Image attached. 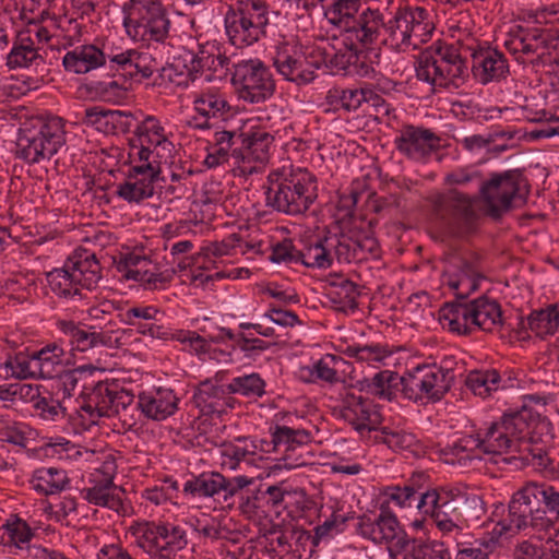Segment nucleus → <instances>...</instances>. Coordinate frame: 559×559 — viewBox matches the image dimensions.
<instances>
[{
    "instance_id": "nucleus-10",
    "label": "nucleus",
    "mask_w": 559,
    "mask_h": 559,
    "mask_svg": "<svg viewBox=\"0 0 559 559\" xmlns=\"http://www.w3.org/2000/svg\"><path fill=\"white\" fill-rule=\"evenodd\" d=\"M533 413L526 405L520 409L506 412L499 421L491 423L485 435V442L490 451L501 453L515 443L523 442L530 433Z\"/></svg>"
},
{
    "instance_id": "nucleus-12",
    "label": "nucleus",
    "mask_w": 559,
    "mask_h": 559,
    "mask_svg": "<svg viewBox=\"0 0 559 559\" xmlns=\"http://www.w3.org/2000/svg\"><path fill=\"white\" fill-rule=\"evenodd\" d=\"M329 20L346 34L344 44H352L353 40L361 46H369L376 43L380 29L384 26L381 12L370 8L362 11L358 16L348 14V16L329 17Z\"/></svg>"
},
{
    "instance_id": "nucleus-64",
    "label": "nucleus",
    "mask_w": 559,
    "mask_h": 559,
    "mask_svg": "<svg viewBox=\"0 0 559 559\" xmlns=\"http://www.w3.org/2000/svg\"><path fill=\"white\" fill-rule=\"evenodd\" d=\"M546 549L531 540H523L515 545L513 559H545Z\"/></svg>"
},
{
    "instance_id": "nucleus-30",
    "label": "nucleus",
    "mask_w": 559,
    "mask_h": 559,
    "mask_svg": "<svg viewBox=\"0 0 559 559\" xmlns=\"http://www.w3.org/2000/svg\"><path fill=\"white\" fill-rule=\"evenodd\" d=\"M445 68L447 63L431 56V50H424L417 59L416 76L432 86L447 88Z\"/></svg>"
},
{
    "instance_id": "nucleus-24",
    "label": "nucleus",
    "mask_w": 559,
    "mask_h": 559,
    "mask_svg": "<svg viewBox=\"0 0 559 559\" xmlns=\"http://www.w3.org/2000/svg\"><path fill=\"white\" fill-rule=\"evenodd\" d=\"M114 383L104 381H90V389L80 392L83 399L81 409L97 417H110L111 395Z\"/></svg>"
},
{
    "instance_id": "nucleus-16",
    "label": "nucleus",
    "mask_w": 559,
    "mask_h": 559,
    "mask_svg": "<svg viewBox=\"0 0 559 559\" xmlns=\"http://www.w3.org/2000/svg\"><path fill=\"white\" fill-rule=\"evenodd\" d=\"M59 330L68 337L73 350L86 352L97 346L114 347L118 343L111 332H98L82 322L60 320Z\"/></svg>"
},
{
    "instance_id": "nucleus-1",
    "label": "nucleus",
    "mask_w": 559,
    "mask_h": 559,
    "mask_svg": "<svg viewBox=\"0 0 559 559\" xmlns=\"http://www.w3.org/2000/svg\"><path fill=\"white\" fill-rule=\"evenodd\" d=\"M508 526L503 531L531 530L544 539L559 522V487L545 481H526L508 503Z\"/></svg>"
},
{
    "instance_id": "nucleus-31",
    "label": "nucleus",
    "mask_w": 559,
    "mask_h": 559,
    "mask_svg": "<svg viewBox=\"0 0 559 559\" xmlns=\"http://www.w3.org/2000/svg\"><path fill=\"white\" fill-rule=\"evenodd\" d=\"M227 385L214 384L212 380L203 381L198 391L194 393L192 401L197 407L201 408L204 415L219 413V400H226V396L231 394Z\"/></svg>"
},
{
    "instance_id": "nucleus-33",
    "label": "nucleus",
    "mask_w": 559,
    "mask_h": 559,
    "mask_svg": "<svg viewBox=\"0 0 559 559\" xmlns=\"http://www.w3.org/2000/svg\"><path fill=\"white\" fill-rule=\"evenodd\" d=\"M499 546V536L486 533L469 543H457L455 559H489Z\"/></svg>"
},
{
    "instance_id": "nucleus-56",
    "label": "nucleus",
    "mask_w": 559,
    "mask_h": 559,
    "mask_svg": "<svg viewBox=\"0 0 559 559\" xmlns=\"http://www.w3.org/2000/svg\"><path fill=\"white\" fill-rule=\"evenodd\" d=\"M349 240L353 241L352 259L364 260L367 259L368 255L372 258L379 257V242L372 235H365L357 238L349 237Z\"/></svg>"
},
{
    "instance_id": "nucleus-59",
    "label": "nucleus",
    "mask_w": 559,
    "mask_h": 559,
    "mask_svg": "<svg viewBox=\"0 0 559 559\" xmlns=\"http://www.w3.org/2000/svg\"><path fill=\"white\" fill-rule=\"evenodd\" d=\"M33 407L37 411L38 416L47 421H53L58 416L64 417L66 415V408L52 397L40 396L35 401Z\"/></svg>"
},
{
    "instance_id": "nucleus-11",
    "label": "nucleus",
    "mask_w": 559,
    "mask_h": 559,
    "mask_svg": "<svg viewBox=\"0 0 559 559\" xmlns=\"http://www.w3.org/2000/svg\"><path fill=\"white\" fill-rule=\"evenodd\" d=\"M253 483L254 479L247 476L226 478L221 473L201 474L186 481L183 492L198 497H216L223 493V502L231 508L235 496Z\"/></svg>"
},
{
    "instance_id": "nucleus-37",
    "label": "nucleus",
    "mask_w": 559,
    "mask_h": 559,
    "mask_svg": "<svg viewBox=\"0 0 559 559\" xmlns=\"http://www.w3.org/2000/svg\"><path fill=\"white\" fill-rule=\"evenodd\" d=\"M330 237L318 238L313 243L299 250V262L307 267L328 269L333 263V258L328 248Z\"/></svg>"
},
{
    "instance_id": "nucleus-18",
    "label": "nucleus",
    "mask_w": 559,
    "mask_h": 559,
    "mask_svg": "<svg viewBox=\"0 0 559 559\" xmlns=\"http://www.w3.org/2000/svg\"><path fill=\"white\" fill-rule=\"evenodd\" d=\"M310 432L307 430L276 425L272 431L271 443L274 451L281 445H285V455L282 459L284 461L283 466L287 469H293L308 464L307 455L302 453L295 455V451L302 449L310 442Z\"/></svg>"
},
{
    "instance_id": "nucleus-39",
    "label": "nucleus",
    "mask_w": 559,
    "mask_h": 559,
    "mask_svg": "<svg viewBox=\"0 0 559 559\" xmlns=\"http://www.w3.org/2000/svg\"><path fill=\"white\" fill-rule=\"evenodd\" d=\"M44 58L37 52L29 37L22 38L20 44H14L7 56V66L10 69L27 68L32 64H44Z\"/></svg>"
},
{
    "instance_id": "nucleus-34",
    "label": "nucleus",
    "mask_w": 559,
    "mask_h": 559,
    "mask_svg": "<svg viewBox=\"0 0 559 559\" xmlns=\"http://www.w3.org/2000/svg\"><path fill=\"white\" fill-rule=\"evenodd\" d=\"M332 285L333 288L326 294V297L335 310L342 312L355 311L358 308L357 298L360 295L358 286L354 282L344 278Z\"/></svg>"
},
{
    "instance_id": "nucleus-63",
    "label": "nucleus",
    "mask_w": 559,
    "mask_h": 559,
    "mask_svg": "<svg viewBox=\"0 0 559 559\" xmlns=\"http://www.w3.org/2000/svg\"><path fill=\"white\" fill-rule=\"evenodd\" d=\"M134 59L135 81L141 82L144 79H150L156 71V62L150 53L136 50Z\"/></svg>"
},
{
    "instance_id": "nucleus-45",
    "label": "nucleus",
    "mask_w": 559,
    "mask_h": 559,
    "mask_svg": "<svg viewBox=\"0 0 559 559\" xmlns=\"http://www.w3.org/2000/svg\"><path fill=\"white\" fill-rule=\"evenodd\" d=\"M133 528V534L138 536L139 546L144 548L153 557L156 548L159 546L160 536L166 533V524H156L154 522L138 523Z\"/></svg>"
},
{
    "instance_id": "nucleus-49",
    "label": "nucleus",
    "mask_w": 559,
    "mask_h": 559,
    "mask_svg": "<svg viewBox=\"0 0 559 559\" xmlns=\"http://www.w3.org/2000/svg\"><path fill=\"white\" fill-rule=\"evenodd\" d=\"M230 110L228 102L215 94H204L195 100V111L214 120H225Z\"/></svg>"
},
{
    "instance_id": "nucleus-38",
    "label": "nucleus",
    "mask_w": 559,
    "mask_h": 559,
    "mask_svg": "<svg viewBox=\"0 0 559 559\" xmlns=\"http://www.w3.org/2000/svg\"><path fill=\"white\" fill-rule=\"evenodd\" d=\"M345 47L353 50L352 73L359 76H371L374 73V64L379 63V49L368 46H361L360 48L359 45L353 40L352 44L345 43Z\"/></svg>"
},
{
    "instance_id": "nucleus-7",
    "label": "nucleus",
    "mask_w": 559,
    "mask_h": 559,
    "mask_svg": "<svg viewBox=\"0 0 559 559\" xmlns=\"http://www.w3.org/2000/svg\"><path fill=\"white\" fill-rule=\"evenodd\" d=\"M433 213L454 237L473 231L477 221L473 199L456 189H450L436 198Z\"/></svg>"
},
{
    "instance_id": "nucleus-58",
    "label": "nucleus",
    "mask_w": 559,
    "mask_h": 559,
    "mask_svg": "<svg viewBox=\"0 0 559 559\" xmlns=\"http://www.w3.org/2000/svg\"><path fill=\"white\" fill-rule=\"evenodd\" d=\"M114 110L105 109L102 106L88 107L84 111L83 123L94 127L97 131L107 134L109 127V116Z\"/></svg>"
},
{
    "instance_id": "nucleus-6",
    "label": "nucleus",
    "mask_w": 559,
    "mask_h": 559,
    "mask_svg": "<svg viewBox=\"0 0 559 559\" xmlns=\"http://www.w3.org/2000/svg\"><path fill=\"white\" fill-rule=\"evenodd\" d=\"M527 194V180L520 169L493 174L491 179L480 187L486 213L493 219H499L504 212L509 211L513 200L523 203Z\"/></svg>"
},
{
    "instance_id": "nucleus-57",
    "label": "nucleus",
    "mask_w": 559,
    "mask_h": 559,
    "mask_svg": "<svg viewBox=\"0 0 559 559\" xmlns=\"http://www.w3.org/2000/svg\"><path fill=\"white\" fill-rule=\"evenodd\" d=\"M380 431L382 432L381 441L394 451L409 449L416 443V438L412 433L392 431L388 427L381 428Z\"/></svg>"
},
{
    "instance_id": "nucleus-52",
    "label": "nucleus",
    "mask_w": 559,
    "mask_h": 559,
    "mask_svg": "<svg viewBox=\"0 0 559 559\" xmlns=\"http://www.w3.org/2000/svg\"><path fill=\"white\" fill-rule=\"evenodd\" d=\"M235 497H238L239 499V509L242 514L251 516L257 514L259 511L267 513L265 490L258 488L254 490L243 491V489H241Z\"/></svg>"
},
{
    "instance_id": "nucleus-27",
    "label": "nucleus",
    "mask_w": 559,
    "mask_h": 559,
    "mask_svg": "<svg viewBox=\"0 0 559 559\" xmlns=\"http://www.w3.org/2000/svg\"><path fill=\"white\" fill-rule=\"evenodd\" d=\"M385 495L400 508H416L432 516L433 501L431 500L436 496V489L426 490L421 495H414L413 488L396 486L389 487Z\"/></svg>"
},
{
    "instance_id": "nucleus-28",
    "label": "nucleus",
    "mask_w": 559,
    "mask_h": 559,
    "mask_svg": "<svg viewBox=\"0 0 559 559\" xmlns=\"http://www.w3.org/2000/svg\"><path fill=\"white\" fill-rule=\"evenodd\" d=\"M124 490L117 488L114 485L112 478L106 479L104 484L96 485L92 488H84L82 490L84 499L90 503L109 508L116 512H120L122 509V497Z\"/></svg>"
},
{
    "instance_id": "nucleus-22",
    "label": "nucleus",
    "mask_w": 559,
    "mask_h": 559,
    "mask_svg": "<svg viewBox=\"0 0 559 559\" xmlns=\"http://www.w3.org/2000/svg\"><path fill=\"white\" fill-rule=\"evenodd\" d=\"M107 53L95 45L78 46L68 51L62 64L68 72L85 74L106 64Z\"/></svg>"
},
{
    "instance_id": "nucleus-42",
    "label": "nucleus",
    "mask_w": 559,
    "mask_h": 559,
    "mask_svg": "<svg viewBox=\"0 0 559 559\" xmlns=\"http://www.w3.org/2000/svg\"><path fill=\"white\" fill-rule=\"evenodd\" d=\"M501 377L495 369L471 371L466 378V386L475 394L481 397L490 395L491 391H497L500 386Z\"/></svg>"
},
{
    "instance_id": "nucleus-43",
    "label": "nucleus",
    "mask_w": 559,
    "mask_h": 559,
    "mask_svg": "<svg viewBox=\"0 0 559 559\" xmlns=\"http://www.w3.org/2000/svg\"><path fill=\"white\" fill-rule=\"evenodd\" d=\"M365 99L364 88H331L326 94V103L334 106V109L340 108L346 111H354L358 109Z\"/></svg>"
},
{
    "instance_id": "nucleus-47",
    "label": "nucleus",
    "mask_w": 559,
    "mask_h": 559,
    "mask_svg": "<svg viewBox=\"0 0 559 559\" xmlns=\"http://www.w3.org/2000/svg\"><path fill=\"white\" fill-rule=\"evenodd\" d=\"M97 370L93 365H83L72 370H64L61 373L57 372L61 380L62 388L68 395H71L78 386H81V391L90 389V377Z\"/></svg>"
},
{
    "instance_id": "nucleus-61",
    "label": "nucleus",
    "mask_w": 559,
    "mask_h": 559,
    "mask_svg": "<svg viewBox=\"0 0 559 559\" xmlns=\"http://www.w3.org/2000/svg\"><path fill=\"white\" fill-rule=\"evenodd\" d=\"M109 119L107 134H127L131 131L133 121L136 120L132 112L121 110H114Z\"/></svg>"
},
{
    "instance_id": "nucleus-41",
    "label": "nucleus",
    "mask_w": 559,
    "mask_h": 559,
    "mask_svg": "<svg viewBox=\"0 0 559 559\" xmlns=\"http://www.w3.org/2000/svg\"><path fill=\"white\" fill-rule=\"evenodd\" d=\"M188 544L186 533L179 526L168 527L166 524L165 532L160 536L158 548H156L153 558L157 559H175L176 554L183 549Z\"/></svg>"
},
{
    "instance_id": "nucleus-5",
    "label": "nucleus",
    "mask_w": 559,
    "mask_h": 559,
    "mask_svg": "<svg viewBox=\"0 0 559 559\" xmlns=\"http://www.w3.org/2000/svg\"><path fill=\"white\" fill-rule=\"evenodd\" d=\"M123 26L132 37L164 43L169 34L170 20L159 1L129 0L122 7Z\"/></svg>"
},
{
    "instance_id": "nucleus-20",
    "label": "nucleus",
    "mask_w": 559,
    "mask_h": 559,
    "mask_svg": "<svg viewBox=\"0 0 559 559\" xmlns=\"http://www.w3.org/2000/svg\"><path fill=\"white\" fill-rule=\"evenodd\" d=\"M224 23L229 41L235 46L252 45L266 34V31H259L251 20L231 5L225 14Z\"/></svg>"
},
{
    "instance_id": "nucleus-29",
    "label": "nucleus",
    "mask_w": 559,
    "mask_h": 559,
    "mask_svg": "<svg viewBox=\"0 0 559 559\" xmlns=\"http://www.w3.org/2000/svg\"><path fill=\"white\" fill-rule=\"evenodd\" d=\"M63 355V348L57 344L47 345L40 350L35 352L32 355L31 365L37 370H32L29 374L34 376L37 372L44 379L57 377L56 368L62 364Z\"/></svg>"
},
{
    "instance_id": "nucleus-21",
    "label": "nucleus",
    "mask_w": 559,
    "mask_h": 559,
    "mask_svg": "<svg viewBox=\"0 0 559 559\" xmlns=\"http://www.w3.org/2000/svg\"><path fill=\"white\" fill-rule=\"evenodd\" d=\"M178 401L173 390L158 388L152 394H140L136 406L147 418L164 420L177 411Z\"/></svg>"
},
{
    "instance_id": "nucleus-8",
    "label": "nucleus",
    "mask_w": 559,
    "mask_h": 559,
    "mask_svg": "<svg viewBox=\"0 0 559 559\" xmlns=\"http://www.w3.org/2000/svg\"><path fill=\"white\" fill-rule=\"evenodd\" d=\"M453 376L449 369L436 366H417L412 372L399 377L403 395L414 402L424 397L430 402L440 401L451 388Z\"/></svg>"
},
{
    "instance_id": "nucleus-3",
    "label": "nucleus",
    "mask_w": 559,
    "mask_h": 559,
    "mask_svg": "<svg viewBox=\"0 0 559 559\" xmlns=\"http://www.w3.org/2000/svg\"><path fill=\"white\" fill-rule=\"evenodd\" d=\"M313 177L272 171L265 186V204L274 211L299 215L307 212L317 199Z\"/></svg>"
},
{
    "instance_id": "nucleus-36",
    "label": "nucleus",
    "mask_w": 559,
    "mask_h": 559,
    "mask_svg": "<svg viewBox=\"0 0 559 559\" xmlns=\"http://www.w3.org/2000/svg\"><path fill=\"white\" fill-rule=\"evenodd\" d=\"M33 483L37 492L49 496L66 489L69 478L64 471L49 467L36 471Z\"/></svg>"
},
{
    "instance_id": "nucleus-51",
    "label": "nucleus",
    "mask_w": 559,
    "mask_h": 559,
    "mask_svg": "<svg viewBox=\"0 0 559 559\" xmlns=\"http://www.w3.org/2000/svg\"><path fill=\"white\" fill-rule=\"evenodd\" d=\"M72 269L68 267V262H64V265L59 269H53L50 272L46 273L47 282L51 288V290L62 298H74L79 297L82 299V294L80 288H75L72 293L67 290V282L71 277Z\"/></svg>"
},
{
    "instance_id": "nucleus-14",
    "label": "nucleus",
    "mask_w": 559,
    "mask_h": 559,
    "mask_svg": "<svg viewBox=\"0 0 559 559\" xmlns=\"http://www.w3.org/2000/svg\"><path fill=\"white\" fill-rule=\"evenodd\" d=\"M357 532L364 538L370 539L376 544L389 543L403 537H408L401 528L396 516L391 512L389 502H382L380 506V514L371 519L364 514L358 518Z\"/></svg>"
},
{
    "instance_id": "nucleus-19",
    "label": "nucleus",
    "mask_w": 559,
    "mask_h": 559,
    "mask_svg": "<svg viewBox=\"0 0 559 559\" xmlns=\"http://www.w3.org/2000/svg\"><path fill=\"white\" fill-rule=\"evenodd\" d=\"M473 73L481 84L504 79L509 64L504 56L496 49H480L473 53Z\"/></svg>"
},
{
    "instance_id": "nucleus-60",
    "label": "nucleus",
    "mask_w": 559,
    "mask_h": 559,
    "mask_svg": "<svg viewBox=\"0 0 559 559\" xmlns=\"http://www.w3.org/2000/svg\"><path fill=\"white\" fill-rule=\"evenodd\" d=\"M299 250H297L290 239H284L272 246L270 260L274 263H299Z\"/></svg>"
},
{
    "instance_id": "nucleus-46",
    "label": "nucleus",
    "mask_w": 559,
    "mask_h": 559,
    "mask_svg": "<svg viewBox=\"0 0 559 559\" xmlns=\"http://www.w3.org/2000/svg\"><path fill=\"white\" fill-rule=\"evenodd\" d=\"M382 28L389 33V37L384 39V43H390L392 48L400 49L402 45H413L415 48L417 47V44L412 43V32L400 10L396 12L393 20L389 21L388 24L384 23Z\"/></svg>"
},
{
    "instance_id": "nucleus-62",
    "label": "nucleus",
    "mask_w": 559,
    "mask_h": 559,
    "mask_svg": "<svg viewBox=\"0 0 559 559\" xmlns=\"http://www.w3.org/2000/svg\"><path fill=\"white\" fill-rule=\"evenodd\" d=\"M352 61L353 50L346 47V50H338L337 52L329 56L324 53V63L333 72L344 71L345 73H352Z\"/></svg>"
},
{
    "instance_id": "nucleus-25",
    "label": "nucleus",
    "mask_w": 559,
    "mask_h": 559,
    "mask_svg": "<svg viewBox=\"0 0 559 559\" xmlns=\"http://www.w3.org/2000/svg\"><path fill=\"white\" fill-rule=\"evenodd\" d=\"M396 547L402 551V559H451L444 544L437 540L403 537Z\"/></svg>"
},
{
    "instance_id": "nucleus-48",
    "label": "nucleus",
    "mask_w": 559,
    "mask_h": 559,
    "mask_svg": "<svg viewBox=\"0 0 559 559\" xmlns=\"http://www.w3.org/2000/svg\"><path fill=\"white\" fill-rule=\"evenodd\" d=\"M359 384L361 386V390H366L380 397L391 400V389L393 386H397L399 376L393 371L383 370L376 373L374 377L370 380L365 379L360 381Z\"/></svg>"
},
{
    "instance_id": "nucleus-32",
    "label": "nucleus",
    "mask_w": 559,
    "mask_h": 559,
    "mask_svg": "<svg viewBox=\"0 0 559 559\" xmlns=\"http://www.w3.org/2000/svg\"><path fill=\"white\" fill-rule=\"evenodd\" d=\"M475 326L483 331L491 332L495 326L503 325L502 311L500 305L492 299L481 296L474 299Z\"/></svg>"
},
{
    "instance_id": "nucleus-54",
    "label": "nucleus",
    "mask_w": 559,
    "mask_h": 559,
    "mask_svg": "<svg viewBox=\"0 0 559 559\" xmlns=\"http://www.w3.org/2000/svg\"><path fill=\"white\" fill-rule=\"evenodd\" d=\"M466 300L456 299L455 301L445 302L441 309L439 310V319L443 322V325L447 323L449 330L452 332L459 331L460 322L463 320V316L466 312Z\"/></svg>"
},
{
    "instance_id": "nucleus-23",
    "label": "nucleus",
    "mask_w": 559,
    "mask_h": 559,
    "mask_svg": "<svg viewBox=\"0 0 559 559\" xmlns=\"http://www.w3.org/2000/svg\"><path fill=\"white\" fill-rule=\"evenodd\" d=\"M237 140H239L241 147L239 150L234 148L233 156L238 157L240 155L242 159L252 158L261 164L269 160V150L274 142V136L271 133L257 129L249 133H239Z\"/></svg>"
},
{
    "instance_id": "nucleus-44",
    "label": "nucleus",
    "mask_w": 559,
    "mask_h": 559,
    "mask_svg": "<svg viewBox=\"0 0 559 559\" xmlns=\"http://www.w3.org/2000/svg\"><path fill=\"white\" fill-rule=\"evenodd\" d=\"M265 381L257 372L236 377L228 383L231 394H240L246 397H261L265 394Z\"/></svg>"
},
{
    "instance_id": "nucleus-50",
    "label": "nucleus",
    "mask_w": 559,
    "mask_h": 559,
    "mask_svg": "<svg viewBox=\"0 0 559 559\" xmlns=\"http://www.w3.org/2000/svg\"><path fill=\"white\" fill-rule=\"evenodd\" d=\"M231 7L251 20L259 31H265L269 25V5L264 0H237Z\"/></svg>"
},
{
    "instance_id": "nucleus-26",
    "label": "nucleus",
    "mask_w": 559,
    "mask_h": 559,
    "mask_svg": "<svg viewBox=\"0 0 559 559\" xmlns=\"http://www.w3.org/2000/svg\"><path fill=\"white\" fill-rule=\"evenodd\" d=\"M67 262L68 267L78 272V276L82 278V287L88 290L96 288L102 278V267L95 253H90L86 249H76L68 257Z\"/></svg>"
},
{
    "instance_id": "nucleus-4",
    "label": "nucleus",
    "mask_w": 559,
    "mask_h": 559,
    "mask_svg": "<svg viewBox=\"0 0 559 559\" xmlns=\"http://www.w3.org/2000/svg\"><path fill=\"white\" fill-rule=\"evenodd\" d=\"M66 144L64 124L61 118L51 117L31 128L20 129L17 156L29 164L50 159Z\"/></svg>"
},
{
    "instance_id": "nucleus-9",
    "label": "nucleus",
    "mask_w": 559,
    "mask_h": 559,
    "mask_svg": "<svg viewBox=\"0 0 559 559\" xmlns=\"http://www.w3.org/2000/svg\"><path fill=\"white\" fill-rule=\"evenodd\" d=\"M231 83L239 98L251 104L264 103L275 92L272 73L259 59L235 64Z\"/></svg>"
},
{
    "instance_id": "nucleus-53",
    "label": "nucleus",
    "mask_w": 559,
    "mask_h": 559,
    "mask_svg": "<svg viewBox=\"0 0 559 559\" xmlns=\"http://www.w3.org/2000/svg\"><path fill=\"white\" fill-rule=\"evenodd\" d=\"M512 139L514 136V132L510 130H502V131H493L489 132L487 135H480V134H473L467 135V132L465 130H460L457 132V141L461 142L463 147L469 152L475 150H480L484 147H488L490 144H492L498 138H504Z\"/></svg>"
},
{
    "instance_id": "nucleus-35",
    "label": "nucleus",
    "mask_w": 559,
    "mask_h": 559,
    "mask_svg": "<svg viewBox=\"0 0 559 559\" xmlns=\"http://www.w3.org/2000/svg\"><path fill=\"white\" fill-rule=\"evenodd\" d=\"M527 325L540 338L555 334L559 328V306L532 311L527 317Z\"/></svg>"
},
{
    "instance_id": "nucleus-2",
    "label": "nucleus",
    "mask_w": 559,
    "mask_h": 559,
    "mask_svg": "<svg viewBox=\"0 0 559 559\" xmlns=\"http://www.w3.org/2000/svg\"><path fill=\"white\" fill-rule=\"evenodd\" d=\"M432 519L437 527L445 533H460V520L478 522L486 514L483 498L466 488L444 486L436 488Z\"/></svg>"
},
{
    "instance_id": "nucleus-17",
    "label": "nucleus",
    "mask_w": 559,
    "mask_h": 559,
    "mask_svg": "<svg viewBox=\"0 0 559 559\" xmlns=\"http://www.w3.org/2000/svg\"><path fill=\"white\" fill-rule=\"evenodd\" d=\"M341 417L361 435L364 431L377 430L382 421V416L372 401L355 394H347L344 399Z\"/></svg>"
},
{
    "instance_id": "nucleus-55",
    "label": "nucleus",
    "mask_w": 559,
    "mask_h": 559,
    "mask_svg": "<svg viewBox=\"0 0 559 559\" xmlns=\"http://www.w3.org/2000/svg\"><path fill=\"white\" fill-rule=\"evenodd\" d=\"M509 38L504 43L506 49L514 55H533L536 53V46H532L524 36V27L521 25L514 26L509 32Z\"/></svg>"
},
{
    "instance_id": "nucleus-15",
    "label": "nucleus",
    "mask_w": 559,
    "mask_h": 559,
    "mask_svg": "<svg viewBox=\"0 0 559 559\" xmlns=\"http://www.w3.org/2000/svg\"><path fill=\"white\" fill-rule=\"evenodd\" d=\"M273 64L277 72L287 81L297 85H306L316 79L310 63L296 49L283 44L277 47L273 57Z\"/></svg>"
},
{
    "instance_id": "nucleus-40",
    "label": "nucleus",
    "mask_w": 559,
    "mask_h": 559,
    "mask_svg": "<svg viewBox=\"0 0 559 559\" xmlns=\"http://www.w3.org/2000/svg\"><path fill=\"white\" fill-rule=\"evenodd\" d=\"M82 88L86 91L92 99L107 103H118L126 96V88L114 80L106 82L86 79Z\"/></svg>"
},
{
    "instance_id": "nucleus-13",
    "label": "nucleus",
    "mask_w": 559,
    "mask_h": 559,
    "mask_svg": "<svg viewBox=\"0 0 559 559\" xmlns=\"http://www.w3.org/2000/svg\"><path fill=\"white\" fill-rule=\"evenodd\" d=\"M441 139L430 129L404 124L394 139L395 148L413 160H424L440 148Z\"/></svg>"
}]
</instances>
